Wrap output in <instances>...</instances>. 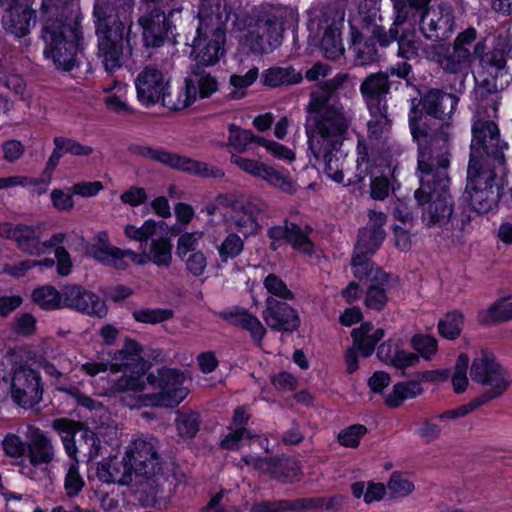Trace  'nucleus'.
Listing matches in <instances>:
<instances>
[{"label": "nucleus", "instance_id": "f257e3e1", "mask_svg": "<svg viewBox=\"0 0 512 512\" xmlns=\"http://www.w3.org/2000/svg\"><path fill=\"white\" fill-rule=\"evenodd\" d=\"M411 126L417 144V171L420 187L414 196L423 207L422 220L428 226L447 224L453 213V202L448 193L450 156L448 133L429 126L424 118L412 116Z\"/></svg>", "mask_w": 512, "mask_h": 512}, {"label": "nucleus", "instance_id": "4468645a", "mask_svg": "<svg viewBox=\"0 0 512 512\" xmlns=\"http://www.w3.org/2000/svg\"><path fill=\"white\" fill-rule=\"evenodd\" d=\"M159 442L153 436H141L133 440L126 457L134 468L135 476L157 477L161 472V457L158 452Z\"/></svg>", "mask_w": 512, "mask_h": 512}, {"label": "nucleus", "instance_id": "79ce46f5", "mask_svg": "<svg viewBox=\"0 0 512 512\" xmlns=\"http://www.w3.org/2000/svg\"><path fill=\"white\" fill-rule=\"evenodd\" d=\"M188 79L192 80L193 85L197 88V96L200 98H208L218 90V82L214 76L204 71L198 65L191 66V73Z\"/></svg>", "mask_w": 512, "mask_h": 512}, {"label": "nucleus", "instance_id": "4be33fe9", "mask_svg": "<svg viewBox=\"0 0 512 512\" xmlns=\"http://www.w3.org/2000/svg\"><path fill=\"white\" fill-rule=\"evenodd\" d=\"M230 161L242 171L265 180L268 184L283 192L292 193L295 191L294 184L287 175L261 161L245 158L237 154H232Z\"/></svg>", "mask_w": 512, "mask_h": 512}, {"label": "nucleus", "instance_id": "bb28decb", "mask_svg": "<svg viewBox=\"0 0 512 512\" xmlns=\"http://www.w3.org/2000/svg\"><path fill=\"white\" fill-rule=\"evenodd\" d=\"M388 75L384 73L370 74L361 83L360 91L369 111L380 112L387 106L389 93Z\"/></svg>", "mask_w": 512, "mask_h": 512}, {"label": "nucleus", "instance_id": "f03ea898", "mask_svg": "<svg viewBox=\"0 0 512 512\" xmlns=\"http://www.w3.org/2000/svg\"><path fill=\"white\" fill-rule=\"evenodd\" d=\"M337 87L338 83L331 80L310 93L305 132L309 158L313 157L314 165L323 164L326 176L336 183H342L346 155L340 148L348 135L354 114L334 99L333 91Z\"/></svg>", "mask_w": 512, "mask_h": 512}, {"label": "nucleus", "instance_id": "c756f323", "mask_svg": "<svg viewBox=\"0 0 512 512\" xmlns=\"http://www.w3.org/2000/svg\"><path fill=\"white\" fill-rule=\"evenodd\" d=\"M389 283L390 275L377 268L366 291L364 303L367 308L378 312L384 309L388 302Z\"/></svg>", "mask_w": 512, "mask_h": 512}, {"label": "nucleus", "instance_id": "473e14b6", "mask_svg": "<svg viewBox=\"0 0 512 512\" xmlns=\"http://www.w3.org/2000/svg\"><path fill=\"white\" fill-rule=\"evenodd\" d=\"M511 297H500L487 309L478 312V321L483 325L507 322L512 320V301L505 303Z\"/></svg>", "mask_w": 512, "mask_h": 512}, {"label": "nucleus", "instance_id": "a18cd8bd", "mask_svg": "<svg viewBox=\"0 0 512 512\" xmlns=\"http://www.w3.org/2000/svg\"><path fill=\"white\" fill-rule=\"evenodd\" d=\"M216 250L222 262L235 259L244 250V239L236 232L227 229V235L216 245Z\"/></svg>", "mask_w": 512, "mask_h": 512}, {"label": "nucleus", "instance_id": "dca6fc26", "mask_svg": "<svg viewBox=\"0 0 512 512\" xmlns=\"http://www.w3.org/2000/svg\"><path fill=\"white\" fill-rule=\"evenodd\" d=\"M43 388L37 371L28 366L16 367L11 379V397L24 408H31L42 400Z\"/></svg>", "mask_w": 512, "mask_h": 512}, {"label": "nucleus", "instance_id": "2eb2a0df", "mask_svg": "<svg viewBox=\"0 0 512 512\" xmlns=\"http://www.w3.org/2000/svg\"><path fill=\"white\" fill-rule=\"evenodd\" d=\"M170 81L167 71L151 65L144 67L135 78L137 99L145 107L163 103Z\"/></svg>", "mask_w": 512, "mask_h": 512}, {"label": "nucleus", "instance_id": "0eeeda50", "mask_svg": "<svg viewBox=\"0 0 512 512\" xmlns=\"http://www.w3.org/2000/svg\"><path fill=\"white\" fill-rule=\"evenodd\" d=\"M473 56L478 61L479 92L496 95L506 89L512 81L508 64L512 59L511 46L503 38L495 39L491 46L484 40L478 41L473 49Z\"/></svg>", "mask_w": 512, "mask_h": 512}, {"label": "nucleus", "instance_id": "f8f14e48", "mask_svg": "<svg viewBox=\"0 0 512 512\" xmlns=\"http://www.w3.org/2000/svg\"><path fill=\"white\" fill-rule=\"evenodd\" d=\"M147 380L158 392L142 395V405L175 407L188 395L187 388L183 386L184 376L178 370L164 367L158 370L157 375L149 374Z\"/></svg>", "mask_w": 512, "mask_h": 512}, {"label": "nucleus", "instance_id": "49530a36", "mask_svg": "<svg viewBox=\"0 0 512 512\" xmlns=\"http://www.w3.org/2000/svg\"><path fill=\"white\" fill-rule=\"evenodd\" d=\"M371 119L367 123L368 137L370 139L379 140L388 135L392 126V119L388 114V107L380 112L369 111Z\"/></svg>", "mask_w": 512, "mask_h": 512}, {"label": "nucleus", "instance_id": "7c9ffc66", "mask_svg": "<svg viewBox=\"0 0 512 512\" xmlns=\"http://www.w3.org/2000/svg\"><path fill=\"white\" fill-rule=\"evenodd\" d=\"M382 328H374L372 323H362L359 328L352 331L353 347H355L363 357L370 356L377 343L384 337Z\"/></svg>", "mask_w": 512, "mask_h": 512}, {"label": "nucleus", "instance_id": "b1692460", "mask_svg": "<svg viewBox=\"0 0 512 512\" xmlns=\"http://www.w3.org/2000/svg\"><path fill=\"white\" fill-rule=\"evenodd\" d=\"M395 10V19L389 31L386 32L381 26H375L372 29L373 37L381 46H388L398 37V25L405 23L413 10L424 8L430 0H392Z\"/></svg>", "mask_w": 512, "mask_h": 512}, {"label": "nucleus", "instance_id": "a211bd4d", "mask_svg": "<svg viewBox=\"0 0 512 512\" xmlns=\"http://www.w3.org/2000/svg\"><path fill=\"white\" fill-rule=\"evenodd\" d=\"M4 7L2 25L6 32L21 38L30 33L35 12L26 0H1Z\"/></svg>", "mask_w": 512, "mask_h": 512}, {"label": "nucleus", "instance_id": "4c0bfd02", "mask_svg": "<svg viewBox=\"0 0 512 512\" xmlns=\"http://www.w3.org/2000/svg\"><path fill=\"white\" fill-rule=\"evenodd\" d=\"M52 427L60 435L68 457L76 456L78 453V447L74 437L79 424L69 419L59 418L53 421Z\"/></svg>", "mask_w": 512, "mask_h": 512}, {"label": "nucleus", "instance_id": "5fc2aeb1", "mask_svg": "<svg viewBox=\"0 0 512 512\" xmlns=\"http://www.w3.org/2000/svg\"><path fill=\"white\" fill-rule=\"evenodd\" d=\"M463 315L459 311L447 313L438 323V330L441 336L446 339H456L462 329Z\"/></svg>", "mask_w": 512, "mask_h": 512}, {"label": "nucleus", "instance_id": "9b49d317", "mask_svg": "<svg viewBox=\"0 0 512 512\" xmlns=\"http://www.w3.org/2000/svg\"><path fill=\"white\" fill-rule=\"evenodd\" d=\"M129 151L133 155L159 162L170 168L177 169L197 177L223 178L225 175L221 168L177 153L168 152L162 148L134 144L129 147Z\"/></svg>", "mask_w": 512, "mask_h": 512}, {"label": "nucleus", "instance_id": "864d4df0", "mask_svg": "<svg viewBox=\"0 0 512 512\" xmlns=\"http://www.w3.org/2000/svg\"><path fill=\"white\" fill-rule=\"evenodd\" d=\"M384 235L381 232H375L366 227L362 228L358 234V240L355 245V252L363 254H373L381 246Z\"/></svg>", "mask_w": 512, "mask_h": 512}, {"label": "nucleus", "instance_id": "de8ad7c7", "mask_svg": "<svg viewBox=\"0 0 512 512\" xmlns=\"http://www.w3.org/2000/svg\"><path fill=\"white\" fill-rule=\"evenodd\" d=\"M228 222V229L241 234L244 238L256 235L261 230V225L257 218L250 217L237 210Z\"/></svg>", "mask_w": 512, "mask_h": 512}, {"label": "nucleus", "instance_id": "680f3d73", "mask_svg": "<svg viewBox=\"0 0 512 512\" xmlns=\"http://www.w3.org/2000/svg\"><path fill=\"white\" fill-rule=\"evenodd\" d=\"M118 93L108 95L104 102L107 108L118 114H133V109L126 103L127 86L124 83H116Z\"/></svg>", "mask_w": 512, "mask_h": 512}, {"label": "nucleus", "instance_id": "ddd939ff", "mask_svg": "<svg viewBox=\"0 0 512 512\" xmlns=\"http://www.w3.org/2000/svg\"><path fill=\"white\" fill-rule=\"evenodd\" d=\"M286 13V10L272 9L258 16L245 35V41L254 53H268L280 45Z\"/></svg>", "mask_w": 512, "mask_h": 512}, {"label": "nucleus", "instance_id": "e433bc0d", "mask_svg": "<svg viewBox=\"0 0 512 512\" xmlns=\"http://www.w3.org/2000/svg\"><path fill=\"white\" fill-rule=\"evenodd\" d=\"M147 6V15L139 18L138 23L143 26L170 27L169 21L165 16L161 6L171 4L174 0H141Z\"/></svg>", "mask_w": 512, "mask_h": 512}, {"label": "nucleus", "instance_id": "58836bf2", "mask_svg": "<svg viewBox=\"0 0 512 512\" xmlns=\"http://www.w3.org/2000/svg\"><path fill=\"white\" fill-rule=\"evenodd\" d=\"M63 288L58 291L50 285L34 289L33 301L43 310L52 311L63 308Z\"/></svg>", "mask_w": 512, "mask_h": 512}, {"label": "nucleus", "instance_id": "20e7f679", "mask_svg": "<svg viewBox=\"0 0 512 512\" xmlns=\"http://www.w3.org/2000/svg\"><path fill=\"white\" fill-rule=\"evenodd\" d=\"M135 0H96L93 8L98 56L105 70L112 74L123 63V40L126 26H132Z\"/></svg>", "mask_w": 512, "mask_h": 512}, {"label": "nucleus", "instance_id": "ea45409f", "mask_svg": "<svg viewBox=\"0 0 512 512\" xmlns=\"http://www.w3.org/2000/svg\"><path fill=\"white\" fill-rule=\"evenodd\" d=\"M424 53L428 57L426 45L417 36L415 31H406L398 38V55L406 60H410Z\"/></svg>", "mask_w": 512, "mask_h": 512}, {"label": "nucleus", "instance_id": "603ef678", "mask_svg": "<svg viewBox=\"0 0 512 512\" xmlns=\"http://www.w3.org/2000/svg\"><path fill=\"white\" fill-rule=\"evenodd\" d=\"M263 286L269 294L267 297H274L281 301H293L295 294L288 288L287 284L274 273L268 274L263 280Z\"/></svg>", "mask_w": 512, "mask_h": 512}, {"label": "nucleus", "instance_id": "09e8293b", "mask_svg": "<svg viewBox=\"0 0 512 512\" xmlns=\"http://www.w3.org/2000/svg\"><path fill=\"white\" fill-rule=\"evenodd\" d=\"M29 441H24L19 435L8 433L2 440L4 454L14 459L13 464L19 467V462L26 459Z\"/></svg>", "mask_w": 512, "mask_h": 512}, {"label": "nucleus", "instance_id": "72a5a7b5", "mask_svg": "<svg viewBox=\"0 0 512 512\" xmlns=\"http://www.w3.org/2000/svg\"><path fill=\"white\" fill-rule=\"evenodd\" d=\"M197 99V88L193 85L192 80L185 78L183 86L173 94L166 93L163 105L173 110H183L192 105Z\"/></svg>", "mask_w": 512, "mask_h": 512}, {"label": "nucleus", "instance_id": "052dcab7", "mask_svg": "<svg viewBox=\"0 0 512 512\" xmlns=\"http://www.w3.org/2000/svg\"><path fill=\"white\" fill-rule=\"evenodd\" d=\"M351 269L353 275L359 280L366 279L371 282V278L377 268H374V265L367 254L355 252L351 261Z\"/></svg>", "mask_w": 512, "mask_h": 512}, {"label": "nucleus", "instance_id": "3c124183", "mask_svg": "<svg viewBox=\"0 0 512 512\" xmlns=\"http://www.w3.org/2000/svg\"><path fill=\"white\" fill-rule=\"evenodd\" d=\"M310 229L302 228L295 223H290V232L288 233L287 242L293 249L306 254L312 255L314 252V244L309 238Z\"/></svg>", "mask_w": 512, "mask_h": 512}, {"label": "nucleus", "instance_id": "423d86ee", "mask_svg": "<svg viewBox=\"0 0 512 512\" xmlns=\"http://www.w3.org/2000/svg\"><path fill=\"white\" fill-rule=\"evenodd\" d=\"M141 347L135 341L127 339L122 349L114 353L112 362L90 359L83 363L80 370L86 375L94 377L109 368L112 372L123 371L113 385L115 392H140L146 388L144 382V363L140 355Z\"/></svg>", "mask_w": 512, "mask_h": 512}, {"label": "nucleus", "instance_id": "2f4dec72", "mask_svg": "<svg viewBox=\"0 0 512 512\" xmlns=\"http://www.w3.org/2000/svg\"><path fill=\"white\" fill-rule=\"evenodd\" d=\"M302 79V74L292 66H274L264 70L262 73L263 84L270 88L295 85L300 83Z\"/></svg>", "mask_w": 512, "mask_h": 512}, {"label": "nucleus", "instance_id": "69168bd1", "mask_svg": "<svg viewBox=\"0 0 512 512\" xmlns=\"http://www.w3.org/2000/svg\"><path fill=\"white\" fill-rule=\"evenodd\" d=\"M411 344L413 349L426 360H431L438 350L437 340L430 335H415Z\"/></svg>", "mask_w": 512, "mask_h": 512}, {"label": "nucleus", "instance_id": "cd10ccee", "mask_svg": "<svg viewBox=\"0 0 512 512\" xmlns=\"http://www.w3.org/2000/svg\"><path fill=\"white\" fill-rule=\"evenodd\" d=\"M96 475L102 483L128 485L133 481L135 472L125 455L122 460L113 458L100 462L97 466Z\"/></svg>", "mask_w": 512, "mask_h": 512}, {"label": "nucleus", "instance_id": "393cba45", "mask_svg": "<svg viewBox=\"0 0 512 512\" xmlns=\"http://www.w3.org/2000/svg\"><path fill=\"white\" fill-rule=\"evenodd\" d=\"M438 56L442 69L448 74H454L459 78L458 92L465 89V79L470 68L471 52L469 49H454L443 54L447 49L442 45L432 46Z\"/></svg>", "mask_w": 512, "mask_h": 512}, {"label": "nucleus", "instance_id": "c9c22d12", "mask_svg": "<svg viewBox=\"0 0 512 512\" xmlns=\"http://www.w3.org/2000/svg\"><path fill=\"white\" fill-rule=\"evenodd\" d=\"M70 461L64 465V491L67 497L73 498L80 494L85 486V480L79 470L77 455L69 457Z\"/></svg>", "mask_w": 512, "mask_h": 512}, {"label": "nucleus", "instance_id": "c03bdc74", "mask_svg": "<svg viewBox=\"0 0 512 512\" xmlns=\"http://www.w3.org/2000/svg\"><path fill=\"white\" fill-rule=\"evenodd\" d=\"M321 50L327 59L336 60L343 55L344 48L341 42L340 33L335 27V19L329 25L321 39Z\"/></svg>", "mask_w": 512, "mask_h": 512}, {"label": "nucleus", "instance_id": "f704fd0d", "mask_svg": "<svg viewBox=\"0 0 512 512\" xmlns=\"http://www.w3.org/2000/svg\"><path fill=\"white\" fill-rule=\"evenodd\" d=\"M422 393L423 388L419 381L398 382L385 397V403L391 408H396L405 400L416 398Z\"/></svg>", "mask_w": 512, "mask_h": 512}, {"label": "nucleus", "instance_id": "412c9836", "mask_svg": "<svg viewBox=\"0 0 512 512\" xmlns=\"http://www.w3.org/2000/svg\"><path fill=\"white\" fill-rule=\"evenodd\" d=\"M262 318L270 329L278 332H294L301 324L297 310L274 297H266Z\"/></svg>", "mask_w": 512, "mask_h": 512}, {"label": "nucleus", "instance_id": "0e129e2a", "mask_svg": "<svg viewBox=\"0 0 512 512\" xmlns=\"http://www.w3.org/2000/svg\"><path fill=\"white\" fill-rule=\"evenodd\" d=\"M300 468L292 459H277L275 479L281 482H294L299 479Z\"/></svg>", "mask_w": 512, "mask_h": 512}, {"label": "nucleus", "instance_id": "f3484780", "mask_svg": "<svg viewBox=\"0 0 512 512\" xmlns=\"http://www.w3.org/2000/svg\"><path fill=\"white\" fill-rule=\"evenodd\" d=\"M28 447L26 459L19 462V472L25 477L35 479L38 467L52 463L56 451L51 439L39 428L32 430Z\"/></svg>", "mask_w": 512, "mask_h": 512}, {"label": "nucleus", "instance_id": "c85d7f7f", "mask_svg": "<svg viewBox=\"0 0 512 512\" xmlns=\"http://www.w3.org/2000/svg\"><path fill=\"white\" fill-rule=\"evenodd\" d=\"M461 409L462 406L425 419L417 431L418 435L426 442L437 440L441 436V433L449 427L450 420H456L469 414L463 413L458 415Z\"/></svg>", "mask_w": 512, "mask_h": 512}, {"label": "nucleus", "instance_id": "1a4fd4ad", "mask_svg": "<svg viewBox=\"0 0 512 512\" xmlns=\"http://www.w3.org/2000/svg\"><path fill=\"white\" fill-rule=\"evenodd\" d=\"M470 377L473 382L487 387L486 390L462 405L459 414L471 413L478 407L502 396L511 384L510 375L495 355L488 350H481L476 354L470 368Z\"/></svg>", "mask_w": 512, "mask_h": 512}, {"label": "nucleus", "instance_id": "13d9d810", "mask_svg": "<svg viewBox=\"0 0 512 512\" xmlns=\"http://www.w3.org/2000/svg\"><path fill=\"white\" fill-rule=\"evenodd\" d=\"M387 490L392 498H402L413 492L414 484L407 475L393 472L387 483Z\"/></svg>", "mask_w": 512, "mask_h": 512}, {"label": "nucleus", "instance_id": "774afa93", "mask_svg": "<svg viewBox=\"0 0 512 512\" xmlns=\"http://www.w3.org/2000/svg\"><path fill=\"white\" fill-rule=\"evenodd\" d=\"M285 511L299 512L297 499H294V500L284 499V500H278V501H274V502L255 503L251 508V512H285Z\"/></svg>", "mask_w": 512, "mask_h": 512}, {"label": "nucleus", "instance_id": "6e6d98bb", "mask_svg": "<svg viewBox=\"0 0 512 512\" xmlns=\"http://www.w3.org/2000/svg\"><path fill=\"white\" fill-rule=\"evenodd\" d=\"M175 423L180 436L192 438L199 430V414L194 411H181L178 413Z\"/></svg>", "mask_w": 512, "mask_h": 512}, {"label": "nucleus", "instance_id": "a878e982", "mask_svg": "<svg viewBox=\"0 0 512 512\" xmlns=\"http://www.w3.org/2000/svg\"><path fill=\"white\" fill-rule=\"evenodd\" d=\"M220 317L228 323L249 332L252 341L260 345L264 339L267 329L260 319L240 306H233L223 310Z\"/></svg>", "mask_w": 512, "mask_h": 512}, {"label": "nucleus", "instance_id": "aec40b11", "mask_svg": "<svg viewBox=\"0 0 512 512\" xmlns=\"http://www.w3.org/2000/svg\"><path fill=\"white\" fill-rule=\"evenodd\" d=\"M0 236L15 241L17 247L25 254L31 256L44 254L45 244L41 241V225L1 223Z\"/></svg>", "mask_w": 512, "mask_h": 512}, {"label": "nucleus", "instance_id": "37998d69", "mask_svg": "<svg viewBox=\"0 0 512 512\" xmlns=\"http://www.w3.org/2000/svg\"><path fill=\"white\" fill-rule=\"evenodd\" d=\"M150 261L158 267H169L172 262V244L166 237L152 239L147 248Z\"/></svg>", "mask_w": 512, "mask_h": 512}, {"label": "nucleus", "instance_id": "4d7b16f0", "mask_svg": "<svg viewBox=\"0 0 512 512\" xmlns=\"http://www.w3.org/2000/svg\"><path fill=\"white\" fill-rule=\"evenodd\" d=\"M55 149L63 156L71 154L74 156H88L92 154L93 148L91 146L83 145L80 142L66 138L63 136H56L53 139Z\"/></svg>", "mask_w": 512, "mask_h": 512}, {"label": "nucleus", "instance_id": "9d476101", "mask_svg": "<svg viewBox=\"0 0 512 512\" xmlns=\"http://www.w3.org/2000/svg\"><path fill=\"white\" fill-rule=\"evenodd\" d=\"M458 97L454 94L443 92L439 89H431L429 90L419 101V104L415 103V100L412 101L411 108L408 115L409 120V128L411 131L412 138L414 139V134L411 126L412 116L415 115L416 118H424L425 122L436 129H445L448 133V148L450 149V136H451V125L449 123L439 124L431 117L445 120L446 118H450L454 113L456 106L458 104Z\"/></svg>", "mask_w": 512, "mask_h": 512}, {"label": "nucleus", "instance_id": "e2e57ef3", "mask_svg": "<svg viewBox=\"0 0 512 512\" xmlns=\"http://www.w3.org/2000/svg\"><path fill=\"white\" fill-rule=\"evenodd\" d=\"M469 366V357L462 353L458 356L454 373L452 376L453 389L456 393H463L468 386L467 369Z\"/></svg>", "mask_w": 512, "mask_h": 512}, {"label": "nucleus", "instance_id": "a19ab883", "mask_svg": "<svg viewBox=\"0 0 512 512\" xmlns=\"http://www.w3.org/2000/svg\"><path fill=\"white\" fill-rule=\"evenodd\" d=\"M261 138L254 135L250 130L241 129L235 124H229L226 146L233 148L238 153H243L249 149L252 143L259 145V139Z\"/></svg>", "mask_w": 512, "mask_h": 512}, {"label": "nucleus", "instance_id": "7ed1b4c3", "mask_svg": "<svg viewBox=\"0 0 512 512\" xmlns=\"http://www.w3.org/2000/svg\"><path fill=\"white\" fill-rule=\"evenodd\" d=\"M472 136L465 193L473 210L488 213L500 199L497 176L504 169L507 143L500 139L497 124L480 112L474 116Z\"/></svg>", "mask_w": 512, "mask_h": 512}, {"label": "nucleus", "instance_id": "bf43d9fd", "mask_svg": "<svg viewBox=\"0 0 512 512\" xmlns=\"http://www.w3.org/2000/svg\"><path fill=\"white\" fill-rule=\"evenodd\" d=\"M159 225L160 222H156L152 219L146 220L141 227L127 225L125 227V235L131 240L140 242L141 247L143 243L147 246L148 239L156 234Z\"/></svg>", "mask_w": 512, "mask_h": 512}, {"label": "nucleus", "instance_id": "39448f33", "mask_svg": "<svg viewBox=\"0 0 512 512\" xmlns=\"http://www.w3.org/2000/svg\"><path fill=\"white\" fill-rule=\"evenodd\" d=\"M230 13L220 0H201L198 11L199 24L193 40L191 55L194 65H215L224 53L226 23Z\"/></svg>", "mask_w": 512, "mask_h": 512}, {"label": "nucleus", "instance_id": "338daca9", "mask_svg": "<svg viewBox=\"0 0 512 512\" xmlns=\"http://www.w3.org/2000/svg\"><path fill=\"white\" fill-rule=\"evenodd\" d=\"M366 433L367 428L364 425L354 424L340 431L337 439L344 447L356 448Z\"/></svg>", "mask_w": 512, "mask_h": 512}, {"label": "nucleus", "instance_id": "6e6552de", "mask_svg": "<svg viewBox=\"0 0 512 512\" xmlns=\"http://www.w3.org/2000/svg\"><path fill=\"white\" fill-rule=\"evenodd\" d=\"M41 38L45 43V56L51 58L57 68L65 71L74 68L78 52L82 49V31L77 23L47 19Z\"/></svg>", "mask_w": 512, "mask_h": 512}, {"label": "nucleus", "instance_id": "8fccbe9b", "mask_svg": "<svg viewBox=\"0 0 512 512\" xmlns=\"http://www.w3.org/2000/svg\"><path fill=\"white\" fill-rule=\"evenodd\" d=\"M298 511H308L325 508L326 510L339 511L343 505V497L334 495L331 497H309L297 499Z\"/></svg>", "mask_w": 512, "mask_h": 512}, {"label": "nucleus", "instance_id": "6ab92c4d", "mask_svg": "<svg viewBox=\"0 0 512 512\" xmlns=\"http://www.w3.org/2000/svg\"><path fill=\"white\" fill-rule=\"evenodd\" d=\"M63 296V307L65 308L99 318H103L107 314L105 302L94 292L81 285L64 286Z\"/></svg>", "mask_w": 512, "mask_h": 512}, {"label": "nucleus", "instance_id": "5701e85b", "mask_svg": "<svg viewBox=\"0 0 512 512\" xmlns=\"http://www.w3.org/2000/svg\"><path fill=\"white\" fill-rule=\"evenodd\" d=\"M454 24L452 8L440 4L430 7L422 13L420 29L427 39H447L454 30Z\"/></svg>", "mask_w": 512, "mask_h": 512}]
</instances>
